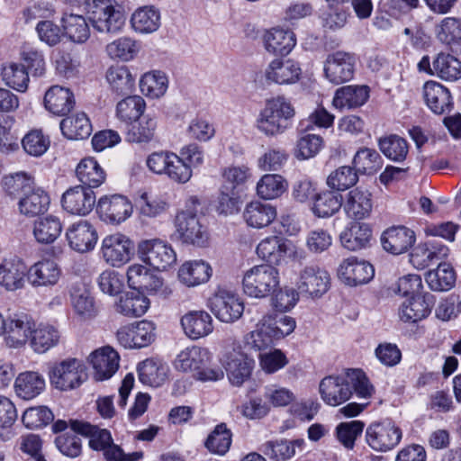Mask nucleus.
<instances>
[{
  "mask_svg": "<svg viewBox=\"0 0 461 461\" xmlns=\"http://www.w3.org/2000/svg\"><path fill=\"white\" fill-rule=\"evenodd\" d=\"M294 116L295 109L291 102L278 95L266 101L256 120V127L267 137H276L292 127Z\"/></svg>",
  "mask_w": 461,
  "mask_h": 461,
  "instance_id": "f257e3e1",
  "label": "nucleus"
},
{
  "mask_svg": "<svg viewBox=\"0 0 461 461\" xmlns=\"http://www.w3.org/2000/svg\"><path fill=\"white\" fill-rule=\"evenodd\" d=\"M70 425L74 432L89 438V447L103 451L106 461H137L143 457L141 451L126 454L120 446L113 443L111 432L106 429L79 420H71Z\"/></svg>",
  "mask_w": 461,
  "mask_h": 461,
  "instance_id": "f03ea898",
  "label": "nucleus"
},
{
  "mask_svg": "<svg viewBox=\"0 0 461 461\" xmlns=\"http://www.w3.org/2000/svg\"><path fill=\"white\" fill-rule=\"evenodd\" d=\"M212 355L205 348L193 346L185 348L174 362L175 368L192 375L202 382H216L224 377L222 369L212 366Z\"/></svg>",
  "mask_w": 461,
  "mask_h": 461,
  "instance_id": "7ed1b4c3",
  "label": "nucleus"
},
{
  "mask_svg": "<svg viewBox=\"0 0 461 461\" xmlns=\"http://www.w3.org/2000/svg\"><path fill=\"white\" fill-rule=\"evenodd\" d=\"M280 285L279 270L268 264H260L247 270L242 278V288L246 295L263 299L272 295Z\"/></svg>",
  "mask_w": 461,
  "mask_h": 461,
  "instance_id": "20e7f679",
  "label": "nucleus"
},
{
  "mask_svg": "<svg viewBox=\"0 0 461 461\" xmlns=\"http://www.w3.org/2000/svg\"><path fill=\"white\" fill-rule=\"evenodd\" d=\"M87 17L99 32L117 33L125 24L122 5L115 0H92L87 4Z\"/></svg>",
  "mask_w": 461,
  "mask_h": 461,
  "instance_id": "39448f33",
  "label": "nucleus"
},
{
  "mask_svg": "<svg viewBox=\"0 0 461 461\" xmlns=\"http://www.w3.org/2000/svg\"><path fill=\"white\" fill-rule=\"evenodd\" d=\"M146 165L150 172L165 176L177 184L187 183L193 176L190 166L184 163L178 155L171 151L152 152L148 156Z\"/></svg>",
  "mask_w": 461,
  "mask_h": 461,
  "instance_id": "423d86ee",
  "label": "nucleus"
},
{
  "mask_svg": "<svg viewBox=\"0 0 461 461\" xmlns=\"http://www.w3.org/2000/svg\"><path fill=\"white\" fill-rule=\"evenodd\" d=\"M208 306L219 321L226 323L238 321L244 312V304L239 295L223 287L215 290Z\"/></svg>",
  "mask_w": 461,
  "mask_h": 461,
  "instance_id": "0eeeda50",
  "label": "nucleus"
},
{
  "mask_svg": "<svg viewBox=\"0 0 461 461\" xmlns=\"http://www.w3.org/2000/svg\"><path fill=\"white\" fill-rule=\"evenodd\" d=\"M357 66V56L353 52L337 50L328 54L323 71L325 77L334 85L353 79Z\"/></svg>",
  "mask_w": 461,
  "mask_h": 461,
  "instance_id": "6e6552de",
  "label": "nucleus"
},
{
  "mask_svg": "<svg viewBox=\"0 0 461 461\" xmlns=\"http://www.w3.org/2000/svg\"><path fill=\"white\" fill-rule=\"evenodd\" d=\"M117 341L125 348H142L149 346L156 339V325L147 320L135 321L118 329Z\"/></svg>",
  "mask_w": 461,
  "mask_h": 461,
  "instance_id": "1a4fd4ad",
  "label": "nucleus"
},
{
  "mask_svg": "<svg viewBox=\"0 0 461 461\" xmlns=\"http://www.w3.org/2000/svg\"><path fill=\"white\" fill-rule=\"evenodd\" d=\"M402 437V429L391 420L373 422L366 431L368 446L379 452H386L395 447Z\"/></svg>",
  "mask_w": 461,
  "mask_h": 461,
  "instance_id": "9d476101",
  "label": "nucleus"
},
{
  "mask_svg": "<svg viewBox=\"0 0 461 461\" xmlns=\"http://www.w3.org/2000/svg\"><path fill=\"white\" fill-rule=\"evenodd\" d=\"M330 286V274L317 265H308L298 274L296 287L300 294L311 298H320Z\"/></svg>",
  "mask_w": 461,
  "mask_h": 461,
  "instance_id": "9b49d317",
  "label": "nucleus"
},
{
  "mask_svg": "<svg viewBox=\"0 0 461 461\" xmlns=\"http://www.w3.org/2000/svg\"><path fill=\"white\" fill-rule=\"evenodd\" d=\"M133 250V242L122 233L108 235L102 240V257L108 265L114 267H120L129 262Z\"/></svg>",
  "mask_w": 461,
  "mask_h": 461,
  "instance_id": "f8f14e48",
  "label": "nucleus"
},
{
  "mask_svg": "<svg viewBox=\"0 0 461 461\" xmlns=\"http://www.w3.org/2000/svg\"><path fill=\"white\" fill-rule=\"evenodd\" d=\"M132 204L124 195H104L99 198L96 212L100 220L105 223L119 225L125 221L132 213Z\"/></svg>",
  "mask_w": 461,
  "mask_h": 461,
  "instance_id": "ddd939ff",
  "label": "nucleus"
},
{
  "mask_svg": "<svg viewBox=\"0 0 461 461\" xmlns=\"http://www.w3.org/2000/svg\"><path fill=\"white\" fill-rule=\"evenodd\" d=\"M140 258L158 270H165L176 260L172 247L160 240H142L138 246Z\"/></svg>",
  "mask_w": 461,
  "mask_h": 461,
  "instance_id": "4468645a",
  "label": "nucleus"
},
{
  "mask_svg": "<svg viewBox=\"0 0 461 461\" xmlns=\"http://www.w3.org/2000/svg\"><path fill=\"white\" fill-rule=\"evenodd\" d=\"M84 365L77 358H68L55 365L50 372V383L55 388L68 391L83 383Z\"/></svg>",
  "mask_w": 461,
  "mask_h": 461,
  "instance_id": "2eb2a0df",
  "label": "nucleus"
},
{
  "mask_svg": "<svg viewBox=\"0 0 461 461\" xmlns=\"http://www.w3.org/2000/svg\"><path fill=\"white\" fill-rule=\"evenodd\" d=\"M176 233L182 242L204 247L209 240L207 229L200 222L197 215L182 211L176 217Z\"/></svg>",
  "mask_w": 461,
  "mask_h": 461,
  "instance_id": "dca6fc26",
  "label": "nucleus"
},
{
  "mask_svg": "<svg viewBox=\"0 0 461 461\" xmlns=\"http://www.w3.org/2000/svg\"><path fill=\"white\" fill-rule=\"evenodd\" d=\"M69 248L78 253L92 251L98 240L95 225L87 220H78L71 223L65 232Z\"/></svg>",
  "mask_w": 461,
  "mask_h": 461,
  "instance_id": "f3484780",
  "label": "nucleus"
},
{
  "mask_svg": "<svg viewBox=\"0 0 461 461\" xmlns=\"http://www.w3.org/2000/svg\"><path fill=\"white\" fill-rule=\"evenodd\" d=\"M4 333L8 347L20 348L29 343L35 326L33 318L26 313H15L5 320Z\"/></svg>",
  "mask_w": 461,
  "mask_h": 461,
  "instance_id": "a211bd4d",
  "label": "nucleus"
},
{
  "mask_svg": "<svg viewBox=\"0 0 461 461\" xmlns=\"http://www.w3.org/2000/svg\"><path fill=\"white\" fill-rule=\"evenodd\" d=\"M221 362L232 385L240 386L250 378L254 360L241 350L232 348L227 351L223 355Z\"/></svg>",
  "mask_w": 461,
  "mask_h": 461,
  "instance_id": "6ab92c4d",
  "label": "nucleus"
},
{
  "mask_svg": "<svg viewBox=\"0 0 461 461\" xmlns=\"http://www.w3.org/2000/svg\"><path fill=\"white\" fill-rule=\"evenodd\" d=\"M95 194L84 185L68 188L61 197L62 208L72 215L86 216L95 204Z\"/></svg>",
  "mask_w": 461,
  "mask_h": 461,
  "instance_id": "aec40b11",
  "label": "nucleus"
},
{
  "mask_svg": "<svg viewBox=\"0 0 461 461\" xmlns=\"http://www.w3.org/2000/svg\"><path fill=\"white\" fill-rule=\"evenodd\" d=\"M62 276V269L52 258H41L32 264L27 272L29 284L34 287H52L58 285Z\"/></svg>",
  "mask_w": 461,
  "mask_h": 461,
  "instance_id": "412c9836",
  "label": "nucleus"
},
{
  "mask_svg": "<svg viewBox=\"0 0 461 461\" xmlns=\"http://www.w3.org/2000/svg\"><path fill=\"white\" fill-rule=\"evenodd\" d=\"M374 276L373 266L366 261L358 260L356 257L344 259L338 268L339 280L348 286L367 284Z\"/></svg>",
  "mask_w": 461,
  "mask_h": 461,
  "instance_id": "4be33fe9",
  "label": "nucleus"
},
{
  "mask_svg": "<svg viewBox=\"0 0 461 461\" xmlns=\"http://www.w3.org/2000/svg\"><path fill=\"white\" fill-rule=\"evenodd\" d=\"M265 50L274 56L285 57L296 45V35L289 30L276 26L265 30L262 36Z\"/></svg>",
  "mask_w": 461,
  "mask_h": 461,
  "instance_id": "5701e85b",
  "label": "nucleus"
},
{
  "mask_svg": "<svg viewBox=\"0 0 461 461\" xmlns=\"http://www.w3.org/2000/svg\"><path fill=\"white\" fill-rule=\"evenodd\" d=\"M301 75L299 63L291 59H274L264 71L266 81L276 85L294 84L300 79Z\"/></svg>",
  "mask_w": 461,
  "mask_h": 461,
  "instance_id": "b1692460",
  "label": "nucleus"
},
{
  "mask_svg": "<svg viewBox=\"0 0 461 461\" xmlns=\"http://www.w3.org/2000/svg\"><path fill=\"white\" fill-rule=\"evenodd\" d=\"M319 392L323 402L330 406L347 402L353 393L347 375L324 377L320 383Z\"/></svg>",
  "mask_w": 461,
  "mask_h": 461,
  "instance_id": "393cba45",
  "label": "nucleus"
},
{
  "mask_svg": "<svg viewBox=\"0 0 461 461\" xmlns=\"http://www.w3.org/2000/svg\"><path fill=\"white\" fill-rule=\"evenodd\" d=\"M89 362L95 370V379L104 381L111 378L118 370L120 356L112 347L104 346L90 354Z\"/></svg>",
  "mask_w": 461,
  "mask_h": 461,
  "instance_id": "a878e982",
  "label": "nucleus"
},
{
  "mask_svg": "<svg viewBox=\"0 0 461 461\" xmlns=\"http://www.w3.org/2000/svg\"><path fill=\"white\" fill-rule=\"evenodd\" d=\"M373 208L372 194L362 186L350 190L347 194L343 210L348 218L361 221L369 217Z\"/></svg>",
  "mask_w": 461,
  "mask_h": 461,
  "instance_id": "bb28decb",
  "label": "nucleus"
},
{
  "mask_svg": "<svg viewBox=\"0 0 461 461\" xmlns=\"http://www.w3.org/2000/svg\"><path fill=\"white\" fill-rule=\"evenodd\" d=\"M449 249L438 241L420 243L410 254V262L417 269H424L430 264L447 258Z\"/></svg>",
  "mask_w": 461,
  "mask_h": 461,
  "instance_id": "cd10ccee",
  "label": "nucleus"
},
{
  "mask_svg": "<svg viewBox=\"0 0 461 461\" xmlns=\"http://www.w3.org/2000/svg\"><path fill=\"white\" fill-rule=\"evenodd\" d=\"M28 268L19 258L4 259L0 264V285L7 291H16L24 286Z\"/></svg>",
  "mask_w": 461,
  "mask_h": 461,
  "instance_id": "c85d7f7f",
  "label": "nucleus"
},
{
  "mask_svg": "<svg viewBox=\"0 0 461 461\" xmlns=\"http://www.w3.org/2000/svg\"><path fill=\"white\" fill-rule=\"evenodd\" d=\"M276 216V206L258 200L247 203L242 212V218L246 224L257 230L268 227Z\"/></svg>",
  "mask_w": 461,
  "mask_h": 461,
  "instance_id": "c756f323",
  "label": "nucleus"
},
{
  "mask_svg": "<svg viewBox=\"0 0 461 461\" xmlns=\"http://www.w3.org/2000/svg\"><path fill=\"white\" fill-rule=\"evenodd\" d=\"M434 304L435 297L429 293L423 296H412L399 308V317L404 322L416 323L429 315Z\"/></svg>",
  "mask_w": 461,
  "mask_h": 461,
  "instance_id": "7c9ffc66",
  "label": "nucleus"
},
{
  "mask_svg": "<svg viewBox=\"0 0 461 461\" xmlns=\"http://www.w3.org/2000/svg\"><path fill=\"white\" fill-rule=\"evenodd\" d=\"M415 240L414 231L404 226L389 228L381 237L384 249L393 255L406 252L414 244Z\"/></svg>",
  "mask_w": 461,
  "mask_h": 461,
  "instance_id": "2f4dec72",
  "label": "nucleus"
},
{
  "mask_svg": "<svg viewBox=\"0 0 461 461\" xmlns=\"http://www.w3.org/2000/svg\"><path fill=\"white\" fill-rule=\"evenodd\" d=\"M423 96L428 107L436 114L449 113L453 108L449 90L438 82L427 81L423 86Z\"/></svg>",
  "mask_w": 461,
  "mask_h": 461,
  "instance_id": "473e14b6",
  "label": "nucleus"
},
{
  "mask_svg": "<svg viewBox=\"0 0 461 461\" xmlns=\"http://www.w3.org/2000/svg\"><path fill=\"white\" fill-rule=\"evenodd\" d=\"M128 284L131 288L136 292L156 293L162 286L163 282L160 277L153 273L147 267L134 264L129 267L127 270Z\"/></svg>",
  "mask_w": 461,
  "mask_h": 461,
  "instance_id": "72a5a7b5",
  "label": "nucleus"
},
{
  "mask_svg": "<svg viewBox=\"0 0 461 461\" xmlns=\"http://www.w3.org/2000/svg\"><path fill=\"white\" fill-rule=\"evenodd\" d=\"M184 333L191 339H198L213 330L212 318L205 311H191L180 320Z\"/></svg>",
  "mask_w": 461,
  "mask_h": 461,
  "instance_id": "f704fd0d",
  "label": "nucleus"
},
{
  "mask_svg": "<svg viewBox=\"0 0 461 461\" xmlns=\"http://www.w3.org/2000/svg\"><path fill=\"white\" fill-rule=\"evenodd\" d=\"M372 238V230L369 224L355 221L345 228L340 233L339 240L342 246L350 251H357L366 248Z\"/></svg>",
  "mask_w": 461,
  "mask_h": 461,
  "instance_id": "c9c22d12",
  "label": "nucleus"
},
{
  "mask_svg": "<svg viewBox=\"0 0 461 461\" xmlns=\"http://www.w3.org/2000/svg\"><path fill=\"white\" fill-rule=\"evenodd\" d=\"M287 240L280 236L273 235L264 238L256 248L258 257L266 264L278 266L285 259L287 251Z\"/></svg>",
  "mask_w": 461,
  "mask_h": 461,
  "instance_id": "e433bc0d",
  "label": "nucleus"
},
{
  "mask_svg": "<svg viewBox=\"0 0 461 461\" xmlns=\"http://www.w3.org/2000/svg\"><path fill=\"white\" fill-rule=\"evenodd\" d=\"M60 339V331L56 326L41 322L38 325L35 324L29 345L35 353L44 354L57 347Z\"/></svg>",
  "mask_w": 461,
  "mask_h": 461,
  "instance_id": "4c0bfd02",
  "label": "nucleus"
},
{
  "mask_svg": "<svg viewBox=\"0 0 461 461\" xmlns=\"http://www.w3.org/2000/svg\"><path fill=\"white\" fill-rule=\"evenodd\" d=\"M139 380L151 387L161 386L167 379L169 366L158 358H147L138 365Z\"/></svg>",
  "mask_w": 461,
  "mask_h": 461,
  "instance_id": "58836bf2",
  "label": "nucleus"
},
{
  "mask_svg": "<svg viewBox=\"0 0 461 461\" xmlns=\"http://www.w3.org/2000/svg\"><path fill=\"white\" fill-rule=\"evenodd\" d=\"M76 176L82 184L81 185L92 190L104 183L106 173L95 158L87 157L77 164Z\"/></svg>",
  "mask_w": 461,
  "mask_h": 461,
  "instance_id": "ea45409f",
  "label": "nucleus"
},
{
  "mask_svg": "<svg viewBox=\"0 0 461 461\" xmlns=\"http://www.w3.org/2000/svg\"><path fill=\"white\" fill-rule=\"evenodd\" d=\"M50 203V195L41 188H31L18 203L19 212L26 217L44 214Z\"/></svg>",
  "mask_w": 461,
  "mask_h": 461,
  "instance_id": "a19ab883",
  "label": "nucleus"
},
{
  "mask_svg": "<svg viewBox=\"0 0 461 461\" xmlns=\"http://www.w3.org/2000/svg\"><path fill=\"white\" fill-rule=\"evenodd\" d=\"M369 97L367 86H345L336 90L332 104L339 109L362 106Z\"/></svg>",
  "mask_w": 461,
  "mask_h": 461,
  "instance_id": "79ce46f5",
  "label": "nucleus"
},
{
  "mask_svg": "<svg viewBox=\"0 0 461 461\" xmlns=\"http://www.w3.org/2000/svg\"><path fill=\"white\" fill-rule=\"evenodd\" d=\"M73 93L59 86H51L45 94L44 105L53 114L63 116L68 114L74 107Z\"/></svg>",
  "mask_w": 461,
  "mask_h": 461,
  "instance_id": "37998d69",
  "label": "nucleus"
},
{
  "mask_svg": "<svg viewBox=\"0 0 461 461\" xmlns=\"http://www.w3.org/2000/svg\"><path fill=\"white\" fill-rule=\"evenodd\" d=\"M211 266L203 260L187 261L178 270L179 281L188 287L197 286L208 282L212 276Z\"/></svg>",
  "mask_w": 461,
  "mask_h": 461,
  "instance_id": "c03bdc74",
  "label": "nucleus"
},
{
  "mask_svg": "<svg viewBox=\"0 0 461 461\" xmlns=\"http://www.w3.org/2000/svg\"><path fill=\"white\" fill-rule=\"evenodd\" d=\"M45 389V379L38 372L25 371L18 375L14 382L16 394L23 400H32Z\"/></svg>",
  "mask_w": 461,
  "mask_h": 461,
  "instance_id": "a18cd8bd",
  "label": "nucleus"
},
{
  "mask_svg": "<svg viewBox=\"0 0 461 461\" xmlns=\"http://www.w3.org/2000/svg\"><path fill=\"white\" fill-rule=\"evenodd\" d=\"M150 305L149 299L140 292L131 291L122 295L115 303V311L129 318L140 317Z\"/></svg>",
  "mask_w": 461,
  "mask_h": 461,
  "instance_id": "49530a36",
  "label": "nucleus"
},
{
  "mask_svg": "<svg viewBox=\"0 0 461 461\" xmlns=\"http://www.w3.org/2000/svg\"><path fill=\"white\" fill-rule=\"evenodd\" d=\"M64 35L72 42L82 44L90 37V27L81 14L65 13L61 18Z\"/></svg>",
  "mask_w": 461,
  "mask_h": 461,
  "instance_id": "de8ad7c7",
  "label": "nucleus"
},
{
  "mask_svg": "<svg viewBox=\"0 0 461 461\" xmlns=\"http://www.w3.org/2000/svg\"><path fill=\"white\" fill-rule=\"evenodd\" d=\"M105 77L111 90L117 95H128L134 90L135 77L126 66H111Z\"/></svg>",
  "mask_w": 461,
  "mask_h": 461,
  "instance_id": "09e8293b",
  "label": "nucleus"
},
{
  "mask_svg": "<svg viewBox=\"0 0 461 461\" xmlns=\"http://www.w3.org/2000/svg\"><path fill=\"white\" fill-rule=\"evenodd\" d=\"M132 29L140 33H152L160 26V13L154 6L138 8L131 15Z\"/></svg>",
  "mask_w": 461,
  "mask_h": 461,
  "instance_id": "8fccbe9b",
  "label": "nucleus"
},
{
  "mask_svg": "<svg viewBox=\"0 0 461 461\" xmlns=\"http://www.w3.org/2000/svg\"><path fill=\"white\" fill-rule=\"evenodd\" d=\"M456 272L453 267L446 262H441L434 270L426 275V282L429 288L437 292L450 290L456 284Z\"/></svg>",
  "mask_w": 461,
  "mask_h": 461,
  "instance_id": "3c124183",
  "label": "nucleus"
},
{
  "mask_svg": "<svg viewBox=\"0 0 461 461\" xmlns=\"http://www.w3.org/2000/svg\"><path fill=\"white\" fill-rule=\"evenodd\" d=\"M62 228L63 226L59 217L48 215L35 221L33 235L37 242L51 244L59 237Z\"/></svg>",
  "mask_w": 461,
  "mask_h": 461,
  "instance_id": "603ef678",
  "label": "nucleus"
},
{
  "mask_svg": "<svg viewBox=\"0 0 461 461\" xmlns=\"http://www.w3.org/2000/svg\"><path fill=\"white\" fill-rule=\"evenodd\" d=\"M63 135L69 140H83L90 136L92 125L84 113L67 117L60 122Z\"/></svg>",
  "mask_w": 461,
  "mask_h": 461,
  "instance_id": "864d4df0",
  "label": "nucleus"
},
{
  "mask_svg": "<svg viewBox=\"0 0 461 461\" xmlns=\"http://www.w3.org/2000/svg\"><path fill=\"white\" fill-rule=\"evenodd\" d=\"M262 325L267 328L270 336L280 339L290 335L296 327L295 320L283 312H273L263 316Z\"/></svg>",
  "mask_w": 461,
  "mask_h": 461,
  "instance_id": "5fc2aeb1",
  "label": "nucleus"
},
{
  "mask_svg": "<svg viewBox=\"0 0 461 461\" xmlns=\"http://www.w3.org/2000/svg\"><path fill=\"white\" fill-rule=\"evenodd\" d=\"M432 70L440 79L454 82L461 78V61L451 54L441 52L433 60Z\"/></svg>",
  "mask_w": 461,
  "mask_h": 461,
  "instance_id": "6e6d98bb",
  "label": "nucleus"
},
{
  "mask_svg": "<svg viewBox=\"0 0 461 461\" xmlns=\"http://www.w3.org/2000/svg\"><path fill=\"white\" fill-rule=\"evenodd\" d=\"M352 163L356 171L364 175H374L383 167L380 154L375 149L366 147L357 149Z\"/></svg>",
  "mask_w": 461,
  "mask_h": 461,
  "instance_id": "4d7b16f0",
  "label": "nucleus"
},
{
  "mask_svg": "<svg viewBox=\"0 0 461 461\" xmlns=\"http://www.w3.org/2000/svg\"><path fill=\"white\" fill-rule=\"evenodd\" d=\"M377 144L380 151L394 162L404 161L409 152L407 140L396 134L379 138Z\"/></svg>",
  "mask_w": 461,
  "mask_h": 461,
  "instance_id": "13d9d810",
  "label": "nucleus"
},
{
  "mask_svg": "<svg viewBox=\"0 0 461 461\" xmlns=\"http://www.w3.org/2000/svg\"><path fill=\"white\" fill-rule=\"evenodd\" d=\"M343 197L333 191H324L315 196L312 211L317 217L328 218L339 211Z\"/></svg>",
  "mask_w": 461,
  "mask_h": 461,
  "instance_id": "bf43d9fd",
  "label": "nucleus"
},
{
  "mask_svg": "<svg viewBox=\"0 0 461 461\" xmlns=\"http://www.w3.org/2000/svg\"><path fill=\"white\" fill-rule=\"evenodd\" d=\"M287 181L277 174H266L257 183V194L265 200L280 197L287 189Z\"/></svg>",
  "mask_w": 461,
  "mask_h": 461,
  "instance_id": "052dcab7",
  "label": "nucleus"
},
{
  "mask_svg": "<svg viewBox=\"0 0 461 461\" xmlns=\"http://www.w3.org/2000/svg\"><path fill=\"white\" fill-rule=\"evenodd\" d=\"M232 442V433L225 423H220L215 426L213 430L208 435L204 447L212 454L224 456L230 449Z\"/></svg>",
  "mask_w": 461,
  "mask_h": 461,
  "instance_id": "680f3d73",
  "label": "nucleus"
},
{
  "mask_svg": "<svg viewBox=\"0 0 461 461\" xmlns=\"http://www.w3.org/2000/svg\"><path fill=\"white\" fill-rule=\"evenodd\" d=\"M157 129V120L149 114L144 116L138 123L131 124L126 133V140L131 143H149Z\"/></svg>",
  "mask_w": 461,
  "mask_h": 461,
  "instance_id": "e2e57ef3",
  "label": "nucleus"
},
{
  "mask_svg": "<svg viewBox=\"0 0 461 461\" xmlns=\"http://www.w3.org/2000/svg\"><path fill=\"white\" fill-rule=\"evenodd\" d=\"M168 80L166 74L159 70L145 73L140 80V88L143 95L150 98H158L166 93Z\"/></svg>",
  "mask_w": 461,
  "mask_h": 461,
  "instance_id": "0e129e2a",
  "label": "nucleus"
},
{
  "mask_svg": "<svg viewBox=\"0 0 461 461\" xmlns=\"http://www.w3.org/2000/svg\"><path fill=\"white\" fill-rule=\"evenodd\" d=\"M145 107L146 104L142 97L128 95L117 104L116 114L121 121L130 123L140 119Z\"/></svg>",
  "mask_w": 461,
  "mask_h": 461,
  "instance_id": "69168bd1",
  "label": "nucleus"
},
{
  "mask_svg": "<svg viewBox=\"0 0 461 461\" xmlns=\"http://www.w3.org/2000/svg\"><path fill=\"white\" fill-rule=\"evenodd\" d=\"M357 174L353 167H339L329 175L327 185L333 190L345 191L357 183Z\"/></svg>",
  "mask_w": 461,
  "mask_h": 461,
  "instance_id": "338daca9",
  "label": "nucleus"
},
{
  "mask_svg": "<svg viewBox=\"0 0 461 461\" xmlns=\"http://www.w3.org/2000/svg\"><path fill=\"white\" fill-rule=\"evenodd\" d=\"M365 423L361 420L340 422L337 425L335 434L338 441L347 449H353L355 442L362 435Z\"/></svg>",
  "mask_w": 461,
  "mask_h": 461,
  "instance_id": "774afa93",
  "label": "nucleus"
}]
</instances>
